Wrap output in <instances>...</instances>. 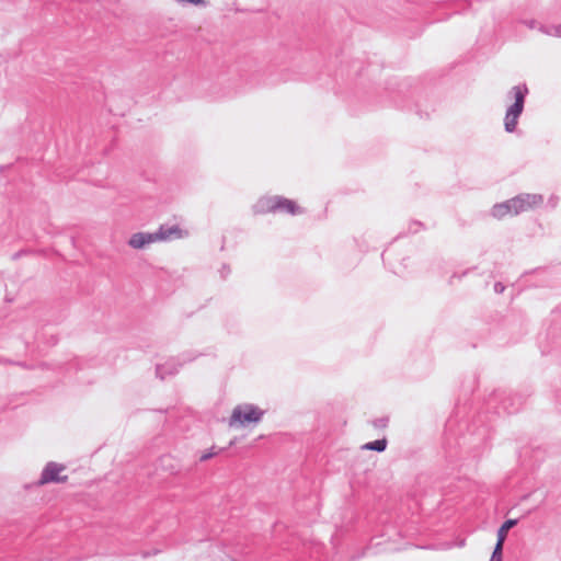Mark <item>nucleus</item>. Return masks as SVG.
<instances>
[{
    "mask_svg": "<svg viewBox=\"0 0 561 561\" xmlns=\"http://www.w3.org/2000/svg\"><path fill=\"white\" fill-rule=\"evenodd\" d=\"M527 94L528 88L526 84L514 85L508 91L507 95L513 99L514 102L507 107L505 113L504 129L506 133H514L516 130L518 118L524 111Z\"/></svg>",
    "mask_w": 561,
    "mask_h": 561,
    "instance_id": "nucleus-1",
    "label": "nucleus"
},
{
    "mask_svg": "<svg viewBox=\"0 0 561 561\" xmlns=\"http://www.w3.org/2000/svg\"><path fill=\"white\" fill-rule=\"evenodd\" d=\"M264 415V411L251 403L238 404L232 410L229 419V426L244 427L250 423H259Z\"/></svg>",
    "mask_w": 561,
    "mask_h": 561,
    "instance_id": "nucleus-2",
    "label": "nucleus"
},
{
    "mask_svg": "<svg viewBox=\"0 0 561 561\" xmlns=\"http://www.w3.org/2000/svg\"><path fill=\"white\" fill-rule=\"evenodd\" d=\"M201 354L187 351L179 355L178 357H171L163 364H157L156 366V376L161 380L165 379L169 376H173L179 373L180 368L196 359Z\"/></svg>",
    "mask_w": 561,
    "mask_h": 561,
    "instance_id": "nucleus-3",
    "label": "nucleus"
},
{
    "mask_svg": "<svg viewBox=\"0 0 561 561\" xmlns=\"http://www.w3.org/2000/svg\"><path fill=\"white\" fill-rule=\"evenodd\" d=\"M507 202L510 203L512 215L516 216L541 205L543 197L540 194L523 193L507 199Z\"/></svg>",
    "mask_w": 561,
    "mask_h": 561,
    "instance_id": "nucleus-4",
    "label": "nucleus"
},
{
    "mask_svg": "<svg viewBox=\"0 0 561 561\" xmlns=\"http://www.w3.org/2000/svg\"><path fill=\"white\" fill-rule=\"evenodd\" d=\"M507 202L510 203L512 215L516 216L541 205L543 197L540 194L523 193L507 199Z\"/></svg>",
    "mask_w": 561,
    "mask_h": 561,
    "instance_id": "nucleus-5",
    "label": "nucleus"
},
{
    "mask_svg": "<svg viewBox=\"0 0 561 561\" xmlns=\"http://www.w3.org/2000/svg\"><path fill=\"white\" fill-rule=\"evenodd\" d=\"M66 469V467L61 463H57L54 461H49L44 467L41 478L38 480L39 485L48 484V483H64L67 481V476H61L60 473Z\"/></svg>",
    "mask_w": 561,
    "mask_h": 561,
    "instance_id": "nucleus-6",
    "label": "nucleus"
},
{
    "mask_svg": "<svg viewBox=\"0 0 561 561\" xmlns=\"http://www.w3.org/2000/svg\"><path fill=\"white\" fill-rule=\"evenodd\" d=\"M277 195H265L260 197L252 206L255 215L276 213Z\"/></svg>",
    "mask_w": 561,
    "mask_h": 561,
    "instance_id": "nucleus-7",
    "label": "nucleus"
},
{
    "mask_svg": "<svg viewBox=\"0 0 561 561\" xmlns=\"http://www.w3.org/2000/svg\"><path fill=\"white\" fill-rule=\"evenodd\" d=\"M154 242L153 232H136L130 236L127 243L133 249L141 250Z\"/></svg>",
    "mask_w": 561,
    "mask_h": 561,
    "instance_id": "nucleus-8",
    "label": "nucleus"
},
{
    "mask_svg": "<svg viewBox=\"0 0 561 561\" xmlns=\"http://www.w3.org/2000/svg\"><path fill=\"white\" fill-rule=\"evenodd\" d=\"M156 242L182 238V230L178 226L162 225L153 232Z\"/></svg>",
    "mask_w": 561,
    "mask_h": 561,
    "instance_id": "nucleus-9",
    "label": "nucleus"
},
{
    "mask_svg": "<svg viewBox=\"0 0 561 561\" xmlns=\"http://www.w3.org/2000/svg\"><path fill=\"white\" fill-rule=\"evenodd\" d=\"M276 213H286V214H290V215H297V214H301L302 210L296 204V202L277 195Z\"/></svg>",
    "mask_w": 561,
    "mask_h": 561,
    "instance_id": "nucleus-10",
    "label": "nucleus"
},
{
    "mask_svg": "<svg viewBox=\"0 0 561 561\" xmlns=\"http://www.w3.org/2000/svg\"><path fill=\"white\" fill-rule=\"evenodd\" d=\"M491 215L496 219H502L506 215H512L511 206L507 201L495 204L491 209Z\"/></svg>",
    "mask_w": 561,
    "mask_h": 561,
    "instance_id": "nucleus-11",
    "label": "nucleus"
},
{
    "mask_svg": "<svg viewBox=\"0 0 561 561\" xmlns=\"http://www.w3.org/2000/svg\"><path fill=\"white\" fill-rule=\"evenodd\" d=\"M517 519H506L497 530V540L504 542L507 536V533L517 525Z\"/></svg>",
    "mask_w": 561,
    "mask_h": 561,
    "instance_id": "nucleus-12",
    "label": "nucleus"
},
{
    "mask_svg": "<svg viewBox=\"0 0 561 561\" xmlns=\"http://www.w3.org/2000/svg\"><path fill=\"white\" fill-rule=\"evenodd\" d=\"M386 448H387V439L386 438L376 439V440L366 443L363 446V449L375 450V451H378V453L383 451Z\"/></svg>",
    "mask_w": 561,
    "mask_h": 561,
    "instance_id": "nucleus-13",
    "label": "nucleus"
},
{
    "mask_svg": "<svg viewBox=\"0 0 561 561\" xmlns=\"http://www.w3.org/2000/svg\"><path fill=\"white\" fill-rule=\"evenodd\" d=\"M539 32L549 36L561 37V24L557 25H539Z\"/></svg>",
    "mask_w": 561,
    "mask_h": 561,
    "instance_id": "nucleus-14",
    "label": "nucleus"
},
{
    "mask_svg": "<svg viewBox=\"0 0 561 561\" xmlns=\"http://www.w3.org/2000/svg\"><path fill=\"white\" fill-rule=\"evenodd\" d=\"M503 545L504 542H501L500 540L496 541L490 561H502Z\"/></svg>",
    "mask_w": 561,
    "mask_h": 561,
    "instance_id": "nucleus-15",
    "label": "nucleus"
},
{
    "mask_svg": "<svg viewBox=\"0 0 561 561\" xmlns=\"http://www.w3.org/2000/svg\"><path fill=\"white\" fill-rule=\"evenodd\" d=\"M424 228L423 224L416 220H413L409 224L408 231L409 233H417Z\"/></svg>",
    "mask_w": 561,
    "mask_h": 561,
    "instance_id": "nucleus-16",
    "label": "nucleus"
},
{
    "mask_svg": "<svg viewBox=\"0 0 561 561\" xmlns=\"http://www.w3.org/2000/svg\"><path fill=\"white\" fill-rule=\"evenodd\" d=\"M388 422H389V419L387 416H382V417L375 419L371 422V424L376 428H385V427H387Z\"/></svg>",
    "mask_w": 561,
    "mask_h": 561,
    "instance_id": "nucleus-17",
    "label": "nucleus"
},
{
    "mask_svg": "<svg viewBox=\"0 0 561 561\" xmlns=\"http://www.w3.org/2000/svg\"><path fill=\"white\" fill-rule=\"evenodd\" d=\"M504 290H505V286L503 285V283L497 282L494 284V291L496 294H502Z\"/></svg>",
    "mask_w": 561,
    "mask_h": 561,
    "instance_id": "nucleus-18",
    "label": "nucleus"
},
{
    "mask_svg": "<svg viewBox=\"0 0 561 561\" xmlns=\"http://www.w3.org/2000/svg\"><path fill=\"white\" fill-rule=\"evenodd\" d=\"M215 455V453L213 451H208V453H204L201 457H199V461H206V460H209L210 458H213Z\"/></svg>",
    "mask_w": 561,
    "mask_h": 561,
    "instance_id": "nucleus-19",
    "label": "nucleus"
},
{
    "mask_svg": "<svg viewBox=\"0 0 561 561\" xmlns=\"http://www.w3.org/2000/svg\"><path fill=\"white\" fill-rule=\"evenodd\" d=\"M230 274V268L228 265H222L220 270V275L225 279Z\"/></svg>",
    "mask_w": 561,
    "mask_h": 561,
    "instance_id": "nucleus-20",
    "label": "nucleus"
},
{
    "mask_svg": "<svg viewBox=\"0 0 561 561\" xmlns=\"http://www.w3.org/2000/svg\"><path fill=\"white\" fill-rule=\"evenodd\" d=\"M525 23L529 28H538L539 30L540 24H538L537 21H535V20L526 21Z\"/></svg>",
    "mask_w": 561,
    "mask_h": 561,
    "instance_id": "nucleus-21",
    "label": "nucleus"
},
{
    "mask_svg": "<svg viewBox=\"0 0 561 561\" xmlns=\"http://www.w3.org/2000/svg\"><path fill=\"white\" fill-rule=\"evenodd\" d=\"M467 273H468V272L466 271V272H463L461 275H457L456 273H455V274H453V276H451V277H450V279H449V284H454V279H455V278L460 279V278H461L462 276H465Z\"/></svg>",
    "mask_w": 561,
    "mask_h": 561,
    "instance_id": "nucleus-22",
    "label": "nucleus"
},
{
    "mask_svg": "<svg viewBox=\"0 0 561 561\" xmlns=\"http://www.w3.org/2000/svg\"><path fill=\"white\" fill-rule=\"evenodd\" d=\"M503 408H504V410H506L508 413H513V412L515 411L514 409H510V408L506 405L505 401L503 402Z\"/></svg>",
    "mask_w": 561,
    "mask_h": 561,
    "instance_id": "nucleus-23",
    "label": "nucleus"
},
{
    "mask_svg": "<svg viewBox=\"0 0 561 561\" xmlns=\"http://www.w3.org/2000/svg\"><path fill=\"white\" fill-rule=\"evenodd\" d=\"M227 561H237L233 558L227 557Z\"/></svg>",
    "mask_w": 561,
    "mask_h": 561,
    "instance_id": "nucleus-24",
    "label": "nucleus"
}]
</instances>
